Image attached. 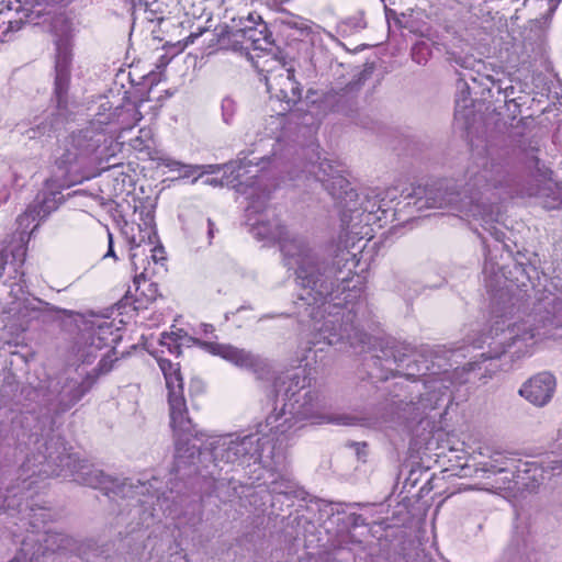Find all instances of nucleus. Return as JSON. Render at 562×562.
<instances>
[{"instance_id":"1","label":"nucleus","mask_w":562,"mask_h":562,"mask_svg":"<svg viewBox=\"0 0 562 562\" xmlns=\"http://www.w3.org/2000/svg\"><path fill=\"white\" fill-rule=\"evenodd\" d=\"M250 232L258 240L278 243L284 263L296 266L297 283L315 293L314 303L321 301L324 311L330 305L326 299L338 288V282L351 278L358 263L356 255L348 249L347 233L339 234L316 252L304 237L290 234L278 221L254 223Z\"/></svg>"},{"instance_id":"2","label":"nucleus","mask_w":562,"mask_h":562,"mask_svg":"<svg viewBox=\"0 0 562 562\" xmlns=\"http://www.w3.org/2000/svg\"><path fill=\"white\" fill-rule=\"evenodd\" d=\"M35 451H29L24 443L7 445L2 448L5 465L21 461L14 470V484L7 487L13 496L31 491L40 481L53 475H59V471L70 465V456L65 453V447L59 439L46 440L36 438Z\"/></svg>"},{"instance_id":"3","label":"nucleus","mask_w":562,"mask_h":562,"mask_svg":"<svg viewBox=\"0 0 562 562\" xmlns=\"http://www.w3.org/2000/svg\"><path fill=\"white\" fill-rule=\"evenodd\" d=\"M302 427L301 422L291 414L285 404L280 412L271 413L263 425H259L263 456L270 458L276 469L284 465L285 451Z\"/></svg>"},{"instance_id":"4","label":"nucleus","mask_w":562,"mask_h":562,"mask_svg":"<svg viewBox=\"0 0 562 562\" xmlns=\"http://www.w3.org/2000/svg\"><path fill=\"white\" fill-rule=\"evenodd\" d=\"M217 44L222 49L243 50L249 47L259 50H270L274 44L272 33L261 15L250 12L247 16L232 20L218 34Z\"/></svg>"},{"instance_id":"5","label":"nucleus","mask_w":562,"mask_h":562,"mask_svg":"<svg viewBox=\"0 0 562 562\" xmlns=\"http://www.w3.org/2000/svg\"><path fill=\"white\" fill-rule=\"evenodd\" d=\"M104 360H101L99 368L86 374L67 375L60 374L49 381L48 406L55 415H60L72 408L95 385L99 372H106Z\"/></svg>"},{"instance_id":"6","label":"nucleus","mask_w":562,"mask_h":562,"mask_svg":"<svg viewBox=\"0 0 562 562\" xmlns=\"http://www.w3.org/2000/svg\"><path fill=\"white\" fill-rule=\"evenodd\" d=\"M76 549V540L66 533L31 531L23 538L18 554L24 562H50L54 555Z\"/></svg>"},{"instance_id":"7","label":"nucleus","mask_w":562,"mask_h":562,"mask_svg":"<svg viewBox=\"0 0 562 562\" xmlns=\"http://www.w3.org/2000/svg\"><path fill=\"white\" fill-rule=\"evenodd\" d=\"M514 183L515 178L509 173L506 165L495 161L494 159L484 158L480 166L469 170V181L467 183V192L470 193L469 211L475 215L472 209L475 206L474 191L484 193L493 190L506 189L507 193L512 195L514 193L512 189Z\"/></svg>"},{"instance_id":"8","label":"nucleus","mask_w":562,"mask_h":562,"mask_svg":"<svg viewBox=\"0 0 562 562\" xmlns=\"http://www.w3.org/2000/svg\"><path fill=\"white\" fill-rule=\"evenodd\" d=\"M285 396V406L290 408L291 414H294L301 423L307 419H327L326 411L328 405L326 397L318 390L305 389L304 385L300 387V378L297 375L290 379Z\"/></svg>"},{"instance_id":"9","label":"nucleus","mask_w":562,"mask_h":562,"mask_svg":"<svg viewBox=\"0 0 562 562\" xmlns=\"http://www.w3.org/2000/svg\"><path fill=\"white\" fill-rule=\"evenodd\" d=\"M196 344L211 355L218 356L239 368L250 370L259 380L268 379L270 375L271 370L267 360L246 349L206 340H198Z\"/></svg>"},{"instance_id":"10","label":"nucleus","mask_w":562,"mask_h":562,"mask_svg":"<svg viewBox=\"0 0 562 562\" xmlns=\"http://www.w3.org/2000/svg\"><path fill=\"white\" fill-rule=\"evenodd\" d=\"M93 126L71 134V148L63 156V162L71 165L80 160L95 162L103 159L106 135Z\"/></svg>"},{"instance_id":"11","label":"nucleus","mask_w":562,"mask_h":562,"mask_svg":"<svg viewBox=\"0 0 562 562\" xmlns=\"http://www.w3.org/2000/svg\"><path fill=\"white\" fill-rule=\"evenodd\" d=\"M280 68L276 70H267L263 76L267 90L276 92L277 98L286 102L289 105L296 104L302 98L301 83L295 79V67L292 59L288 60L285 57H278Z\"/></svg>"},{"instance_id":"12","label":"nucleus","mask_w":562,"mask_h":562,"mask_svg":"<svg viewBox=\"0 0 562 562\" xmlns=\"http://www.w3.org/2000/svg\"><path fill=\"white\" fill-rule=\"evenodd\" d=\"M355 315L352 311L337 312L335 314L329 313L327 318L321 327L314 326L324 340L328 345L336 344L340 340H348L351 345L355 341L366 344L369 340V336L359 330L353 324Z\"/></svg>"},{"instance_id":"13","label":"nucleus","mask_w":562,"mask_h":562,"mask_svg":"<svg viewBox=\"0 0 562 562\" xmlns=\"http://www.w3.org/2000/svg\"><path fill=\"white\" fill-rule=\"evenodd\" d=\"M134 213L138 214L139 222L125 221L121 231L127 240L131 250L139 248L143 245H154L157 238L154 207L151 205L134 206Z\"/></svg>"},{"instance_id":"14","label":"nucleus","mask_w":562,"mask_h":562,"mask_svg":"<svg viewBox=\"0 0 562 562\" xmlns=\"http://www.w3.org/2000/svg\"><path fill=\"white\" fill-rule=\"evenodd\" d=\"M72 101L61 100L59 103L56 97L50 95L48 111L42 116L34 119L32 125L23 133L30 139L49 136L52 133L61 128L71 114Z\"/></svg>"},{"instance_id":"15","label":"nucleus","mask_w":562,"mask_h":562,"mask_svg":"<svg viewBox=\"0 0 562 562\" xmlns=\"http://www.w3.org/2000/svg\"><path fill=\"white\" fill-rule=\"evenodd\" d=\"M142 117L138 104L130 98H124L109 115L99 112L93 125H110L111 132H123L133 128Z\"/></svg>"},{"instance_id":"16","label":"nucleus","mask_w":562,"mask_h":562,"mask_svg":"<svg viewBox=\"0 0 562 562\" xmlns=\"http://www.w3.org/2000/svg\"><path fill=\"white\" fill-rule=\"evenodd\" d=\"M170 427L173 436L179 441H189L191 438H199V432L189 417V411L184 396H177L168 398ZM179 445V443H177ZM180 448L177 446V451Z\"/></svg>"},{"instance_id":"17","label":"nucleus","mask_w":562,"mask_h":562,"mask_svg":"<svg viewBox=\"0 0 562 562\" xmlns=\"http://www.w3.org/2000/svg\"><path fill=\"white\" fill-rule=\"evenodd\" d=\"M72 54L67 44H58L55 58V77L53 97L60 103L61 100L71 101L69 89L71 79Z\"/></svg>"},{"instance_id":"18","label":"nucleus","mask_w":562,"mask_h":562,"mask_svg":"<svg viewBox=\"0 0 562 562\" xmlns=\"http://www.w3.org/2000/svg\"><path fill=\"white\" fill-rule=\"evenodd\" d=\"M231 442L237 454V465L244 467L259 462L266 468L276 469L270 458L263 456V446L258 434H250L235 439L231 438Z\"/></svg>"},{"instance_id":"19","label":"nucleus","mask_w":562,"mask_h":562,"mask_svg":"<svg viewBox=\"0 0 562 562\" xmlns=\"http://www.w3.org/2000/svg\"><path fill=\"white\" fill-rule=\"evenodd\" d=\"M555 378L549 372H540L526 381L519 394L536 406L547 405L555 391Z\"/></svg>"},{"instance_id":"20","label":"nucleus","mask_w":562,"mask_h":562,"mask_svg":"<svg viewBox=\"0 0 562 562\" xmlns=\"http://www.w3.org/2000/svg\"><path fill=\"white\" fill-rule=\"evenodd\" d=\"M56 310L48 303L40 300H25L15 311V318L21 330H26L33 323H46Z\"/></svg>"},{"instance_id":"21","label":"nucleus","mask_w":562,"mask_h":562,"mask_svg":"<svg viewBox=\"0 0 562 562\" xmlns=\"http://www.w3.org/2000/svg\"><path fill=\"white\" fill-rule=\"evenodd\" d=\"M280 13L281 16L276 19L274 23L282 35L294 41H304L313 35L314 23L311 20L289 12L285 8L284 12Z\"/></svg>"},{"instance_id":"22","label":"nucleus","mask_w":562,"mask_h":562,"mask_svg":"<svg viewBox=\"0 0 562 562\" xmlns=\"http://www.w3.org/2000/svg\"><path fill=\"white\" fill-rule=\"evenodd\" d=\"M538 327H532L530 321H521L515 323L513 326L508 327L504 339H501L497 347L493 352L482 353L484 359H496L499 358L506 350L507 346L514 345L517 341H528L536 337V330Z\"/></svg>"},{"instance_id":"23","label":"nucleus","mask_w":562,"mask_h":562,"mask_svg":"<svg viewBox=\"0 0 562 562\" xmlns=\"http://www.w3.org/2000/svg\"><path fill=\"white\" fill-rule=\"evenodd\" d=\"M345 170L337 172L324 184L328 193L337 200L345 209L352 211L356 207L358 193L344 175Z\"/></svg>"},{"instance_id":"24","label":"nucleus","mask_w":562,"mask_h":562,"mask_svg":"<svg viewBox=\"0 0 562 562\" xmlns=\"http://www.w3.org/2000/svg\"><path fill=\"white\" fill-rule=\"evenodd\" d=\"M23 11L20 0H3L0 2V31L4 37L22 29L24 24Z\"/></svg>"},{"instance_id":"25","label":"nucleus","mask_w":562,"mask_h":562,"mask_svg":"<svg viewBox=\"0 0 562 562\" xmlns=\"http://www.w3.org/2000/svg\"><path fill=\"white\" fill-rule=\"evenodd\" d=\"M55 184L56 181L54 179L47 180L44 190L37 194L35 201L32 203V205L40 211V215L43 220L57 210L64 201V195L59 187Z\"/></svg>"},{"instance_id":"26","label":"nucleus","mask_w":562,"mask_h":562,"mask_svg":"<svg viewBox=\"0 0 562 562\" xmlns=\"http://www.w3.org/2000/svg\"><path fill=\"white\" fill-rule=\"evenodd\" d=\"M159 368L166 380V386L168 390V398L184 396L183 390V378L180 370L179 363H173L169 359H159Z\"/></svg>"},{"instance_id":"27","label":"nucleus","mask_w":562,"mask_h":562,"mask_svg":"<svg viewBox=\"0 0 562 562\" xmlns=\"http://www.w3.org/2000/svg\"><path fill=\"white\" fill-rule=\"evenodd\" d=\"M213 461L221 469L225 464L237 465L236 451L231 442V437H218L210 442Z\"/></svg>"},{"instance_id":"28","label":"nucleus","mask_w":562,"mask_h":562,"mask_svg":"<svg viewBox=\"0 0 562 562\" xmlns=\"http://www.w3.org/2000/svg\"><path fill=\"white\" fill-rule=\"evenodd\" d=\"M108 171L106 177L111 180L113 195L121 196L132 192L134 179L130 173L123 170V166H113Z\"/></svg>"},{"instance_id":"29","label":"nucleus","mask_w":562,"mask_h":562,"mask_svg":"<svg viewBox=\"0 0 562 562\" xmlns=\"http://www.w3.org/2000/svg\"><path fill=\"white\" fill-rule=\"evenodd\" d=\"M416 349L406 342L390 341L382 349V358L389 362L392 360L394 363H402L407 358L416 353Z\"/></svg>"},{"instance_id":"30","label":"nucleus","mask_w":562,"mask_h":562,"mask_svg":"<svg viewBox=\"0 0 562 562\" xmlns=\"http://www.w3.org/2000/svg\"><path fill=\"white\" fill-rule=\"evenodd\" d=\"M43 220L40 211L30 204L26 210L21 214L18 220V235L25 234L30 238L31 234L37 228L40 221Z\"/></svg>"},{"instance_id":"31","label":"nucleus","mask_w":562,"mask_h":562,"mask_svg":"<svg viewBox=\"0 0 562 562\" xmlns=\"http://www.w3.org/2000/svg\"><path fill=\"white\" fill-rule=\"evenodd\" d=\"M90 479L88 480V483L94 487H101L106 490V494L113 493L119 494L123 493L124 488L126 486V483H119L117 480L112 479L111 476L105 475L101 471H94L90 473Z\"/></svg>"},{"instance_id":"32","label":"nucleus","mask_w":562,"mask_h":562,"mask_svg":"<svg viewBox=\"0 0 562 562\" xmlns=\"http://www.w3.org/2000/svg\"><path fill=\"white\" fill-rule=\"evenodd\" d=\"M154 145L155 140L150 128H140L138 132V136L131 139L132 148L139 153L147 154L150 159H154L158 154L155 150Z\"/></svg>"},{"instance_id":"33","label":"nucleus","mask_w":562,"mask_h":562,"mask_svg":"<svg viewBox=\"0 0 562 562\" xmlns=\"http://www.w3.org/2000/svg\"><path fill=\"white\" fill-rule=\"evenodd\" d=\"M367 27L363 14H357L341 20L337 24V33L344 37L358 33Z\"/></svg>"},{"instance_id":"34","label":"nucleus","mask_w":562,"mask_h":562,"mask_svg":"<svg viewBox=\"0 0 562 562\" xmlns=\"http://www.w3.org/2000/svg\"><path fill=\"white\" fill-rule=\"evenodd\" d=\"M342 166L336 161H331L328 159H324L315 167L313 173L316 179L323 183H327L333 176L337 175V172L342 171Z\"/></svg>"},{"instance_id":"35","label":"nucleus","mask_w":562,"mask_h":562,"mask_svg":"<svg viewBox=\"0 0 562 562\" xmlns=\"http://www.w3.org/2000/svg\"><path fill=\"white\" fill-rule=\"evenodd\" d=\"M18 241L15 245H11L8 249H5V252H10L11 257H12V261L14 262L15 266L20 267L24 263L25 261V258H26V251H27V248H26V244L29 241L30 238H27V236H25V234H20L18 235ZM8 254H5V258H8Z\"/></svg>"},{"instance_id":"36","label":"nucleus","mask_w":562,"mask_h":562,"mask_svg":"<svg viewBox=\"0 0 562 562\" xmlns=\"http://www.w3.org/2000/svg\"><path fill=\"white\" fill-rule=\"evenodd\" d=\"M134 284L136 285V291L140 293V295L145 296L147 301H155L157 297V285L153 282L146 280L144 272L139 274H135Z\"/></svg>"},{"instance_id":"37","label":"nucleus","mask_w":562,"mask_h":562,"mask_svg":"<svg viewBox=\"0 0 562 562\" xmlns=\"http://www.w3.org/2000/svg\"><path fill=\"white\" fill-rule=\"evenodd\" d=\"M431 55V45L428 42L419 41L412 46V59L418 65H426Z\"/></svg>"},{"instance_id":"38","label":"nucleus","mask_w":562,"mask_h":562,"mask_svg":"<svg viewBox=\"0 0 562 562\" xmlns=\"http://www.w3.org/2000/svg\"><path fill=\"white\" fill-rule=\"evenodd\" d=\"M112 325L105 321H100L97 325L91 326L89 339L91 340V345H94L97 348H101L104 342L103 335L111 334Z\"/></svg>"},{"instance_id":"39","label":"nucleus","mask_w":562,"mask_h":562,"mask_svg":"<svg viewBox=\"0 0 562 562\" xmlns=\"http://www.w3.org/2000/svg\"><path fill=\"white\" fill-rule=\"evenodd\" d=\"M550 317H546L543 324L548 322L550 325L554 327H562V297H555L550 303Z\"/></svg>"},{"instance_id":"40","label":"nucleus","mask_w":562,"mask_h":562,"mask_svg":"<svg viewBox=\"0 0 562 562\" xmlns=\"http://www.w3.org/2000/svg\"><path fill=\"white\" fill-rule=\"evenodd\" d=\"M236 102L229 98L226 97L222 101V115L225 123H231L234 119V115L236 113Z\"/></svg>"},{"instance_id":"41","label":"nucleus","mask_w":562,"mask_h":562,"mask_svg":"<svg viewBox=\"0 0 562 562\" xmlns=\"http://www.w3.org/2000/svg\"><path fill=\"white\" fill-rule=\"evenodd\" d=\"M271 491L279 494H289L293 492V483L285 477H280L271 482Z\"/></svg>"},{"instance_id":"42","label":"nucleus","mask_w":562,"mask_h":562,"mask_svg":"<svg viewBox=\"0 0 562 562\" xmlns=\"http://www.w3.org/2000/svg\"><path fill=\"white\" fill-rule=\"evenodd\" d=\"M153 160H157L159 165L167 167L170 171H181L184 162L176 160L167 155L156 156Z\"/></svg>"},{"instance_id":"43","label":"nucleus","mask_w":562,"mask_h":562,"mask_svg":"<svg viewBox=\"0 0 562 562\" xmlns=\"http://www.w3.org/2000/svg\"><path fill=\"white\" fill-rule=\"evenodd\" d=\"M201 168H202L201 166L184 164V167L181 170V172H182L181 178H190Z\"/></svg>"},{"instance_id":"44","label":"nucleus","mask_w":562,"mask_h":562,"mask_svg":"<svg viewBox=\"0 0 562 562\" xmlns=\"http://www.w3.org/2000/svg\"><path fill=\"white\" fill-rule=\"evenodd\" d=\"M291 0H269V7L276 12H284V5Z\"/></svg>"},{"instance_id":"45","label":"nucleus","mask_w":562,"mask_h":562,"mask_svg":"<svg viewBox=\"0 0 562 562\" xmlns=\"http://www.w3.org/2000/svg\"><path fill=\"white\" fill-rule=\"evenodd\" d=\"M476 471L492 472L493 474H496V473L503 472L504 468H499L494 463L487 462V463H484L482 468L476 469Z\"/></svg>"},{"instance_id":"46","label":"nucleus","mask_w":562,"mask_h":562,"mask_svg":"<svg viewBox=\"0 0 562 562\" xmlns=\"http://www.w3.org/2000/svg\"><path fill=\"white\" fill-rule=\"evenodd\" d=\"M177 339H176V335L175 333H164L161 335V339H160V344L164 345V346H168V348L170 349V346H171V342H176Z\"/></svg>"},{"instance_id":"47","label":"nucleus","mask_w":562,"mask_h":562,"mask_svg":"<svg viewBox=\"0 0 562 562\" xmlns=\"http://www.w3.org/2000/svg\"><path fill=\"white\" fill-rule=\"evenodd\" d=\"M108 238H109V249L104 257H113L116 259L114 249H113V235L108 232Z\"/></svg>"},{"instance_id":"48","label":"nucleus","mask_w":562,"mask_h":562,"mask_svg":"<svg viewBox=\"0 0 562 562\" xmlns=\"http://www.w3.org/2000/svg\"><path fill=\"white\" fill-rule=\"evenodd\" d=\"M207 237L211 240L214 237L215 224L211 218H207Z\"/></svg>"},{"instance_id":"49","label":"nucleus","mask_w":562,"mask_h":562,"mask_svg":"<svg viewBox=\"0 0 562 562\" xmlns=\"http://www.w3.org/2000/svg\"><path fill=\"white\" fill-rule=\"evenodd\" d=\"M200 328L204 335H210L214 333V326L211 324H201Z\"/></svg>"},{"instance_id":"50","label":"nucleus","mask_w":562,"mask_h":562,"mask_svg":"<svg viewBox=\"0 0 562 562\" xmlns=\"http://www.w3.org/2000/svg\"><path fill=\"white\" fill-rule=\"evenodd\" d=\"M9 195H10V192H9L8 188L2 187L0 189V204L5 202L9 199Z\"/></svg>"},{"instance_id":"51","label":"nucleus","mask_w":562,"mask_h":562,"mask_svg":"<svg viewBox=\"0 0 562 562\" xmlns=\"http://www.w3.org/2000/svg\"><path fill=\"white\" fill-rule=\"evenodd\" d=\"M131 3L132 8H137L142 5H147L149 0H126Z\"/></svg>"},{"instance_id":"52","label":"nucleus","mask_w":562,"mask_h":562,"mask_svg":"<svg viewBox=\"0 0 562 562\" xmlns=\"http://www.w3.org/2000/svg\"><path fill=\"white\" fill-rule=\"evenodd\" d=\"M476 366H477L476 362H470L465 367L462 368V371L467 372V373H471L472 371L475 370Z\"/></svg>"},{"instance_id":"53","label":"nucleus","mask_w":562,"mask_h":562,"mask_svg":"<svg viewBox=\"0 0 562 562\" xmlns=\"http://www.w3.org/2000/svg\"><path fill=\"white\" fill-rule=\"evenodd\" d=\"M33 392H34V389L31 385L23 386L21 389V393L24 394L25 396H30Z\"/></svg>"},{"instance_id":"54","label":"nucleus","mask_w":562,"mask_h":562,"mask_svg":"<svg viewBox=\"0 0 562 562\" xmlns=\"http://www.w3.org/2000/svg\"><path fill=\"white\" fill-rule=\"evenodd\" d=\"M351 420H352L351 417H341V418L338 419V422L344 424V425H350Z\"/></svg>"},{"instance_id":"55","label":"nucleus","mask_w":562,"mask_h":562,"mask_svg":"<svg viewBox=\"0 0 562 562\" xmlns=\"http://www.w3.org/2000/svg\"><path fill=\"white\" fill-rule=\"evenodd\" d=\"M462 102L464 103V104H463V108H468L469 103H471L472 101H471V99H470V98H468V97H463V98H462Z\"/></svg>"},{"instance_id":"56","label":"nucleus","mask_w":562,"mask_h":562,"mask_svg":"<svg viewBox=\"0 0 562 562\" xmlns=\"http://www.w3.org/2000/svg\"><path fill=\"white\" fill-rule=\"evenodd\" d=\"M137 256H138V254H137V252H132V254H131V260H132L133 265L135 266V270H137V268H136V263H135V258H136Z\"/></svg>"},{"instance_id":"57","label":"nucleus","mask_w":562,"mask_h":562,"mask_svg":"<svg viewBox=\"0 0 562 562\" xmlns=\"http://www.w3.org/2000/svg\"><path fill=\"white\" fill-rule=\"evenodd\" d=\"M8 496L0 495V508L4 505Z\"/></svg>"},{"instance_id":"58","label":"nucleus","mask_w":562,"mask_h":562,"mask_svg":"<svg viewBox=\"0 0 562 562\" xmlns=\"http://www.w3.org/2000/svg\"><path fill=\"white\" fill-rule=\"evenodd\" d=\"M5 261H0V277L3 274Z\"/></svg>"},{"instance_id":"59","label":"nucleus","mask_w":562,"mask_h":562,"mask_svg":"<svg viewBox=\"0 0 562 562\" xmlns=\"http://www.w3.org/2000/svg\"><path fill=\"white\" fill-rule=\"evenodd\" d=\"M460 108H461L460 100H457L456 115H458L460 113Z\"/></svg>"},{"instance_id":"60","label":"nucleus","mask_w":562,"mask_h":562,"mask_svg":"<svg viewBox=\"0 0 562 562\" xmlns=\"http://www.w3.org/2000/svg\"><path fill=\"white\" fill-rule=\"evenodd\" d=\"M241 170H243V167L239 166L238 169H237L236 179H239L243 176V173L240 172Z\"/></svg>"},{"instance_id":"61","label":"nucleus","mask_w":562,"mask_h":562,"mask_svg":"<svg viewBox=\"0 0 562 562\" xmlns=\"http://www.w3.org/2000/svg\"><path fill=\"white\" fill-rule=\"evenodd\" d=\"M559 1H560V0H558L557 2H554V3H552V4H551V7H550V10H551V11H554V10L557 9V7H558V2H559Z\"/></svg>"},{"instance_id":"62","label":"nucleus","mask_w":562,"mask_h":562,"mask_svg":"<svg viewBox=\"0 0 562 562\" xmlns=\"http://www.w3.org/2000/svg\"><path fill=\"white\" fill-rule=\"evenodd\" d=\"M183 49V46L180 45V43L177 45V53L181 52Z\"/></svg>"},{"instance_id":"63","label":"nucleus","mask_w":562,"mask_h":562,"mask_svg":"<svg viewBox=\"0 0 562 562\" xmlns=\"http://www.w3.org/2000/svg\"><path fill=\"white\" fill-rule=\"evenodd\" d=\"M157 257H159V254H156V255L154 254V255H153V259H154L156 262L158 261V258H157Z\"/></svg>"},{"instance_id":"64","label":"nucleus","mask_w":562,"mask_h":562,"mask_svg":"<svg viewBox=\"0 0 562 562\" xmlns=\"http://www.w3.org/2000/svg\"><path fill=\"white\" fill-rule=\"evenodd\" d=\"M157 257H159V254H156V255L154 254V255H153V259H154L156 262L158 261V258H157Z\"/></svg>"}]
</instances>
